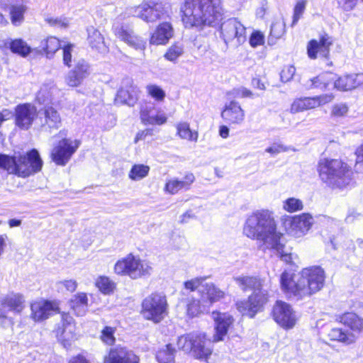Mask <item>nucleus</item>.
Segmentation results:
<instances>
[{
    "instance_id": "473e14b6",
    "label": "nucleus",
    "mask_w": 363,
    "mask_h": 363,
    "mask_svg": "<svg viewBox=\"0 0 363 363\" xmlns=\"http://www.w3.org/2000/svg\"><path fill=\"white\" fill-rule=\"evenodd\" d=\"M70 307L78 316H83L88 310V297L86 294L79 292L71 298Z\"/></svg>"
},
{
    "instance_id": "052dcab7",
    "label": "nucleus",
    "mask_w": 363,
    "mask_h": 363,
    "mask_svg": "<svg viewBox=\"0 0 363 363\" xmlns=\"http://www.w3.org/2000/svg\"><path fill=\"white\" fill-rule=\"evenodd\" d=\"M296 72V68L292 65L285 66L281 72L280 77L281 80L283 82H289L293 77L294 76Z\"/></svg>"
},
{
    "instance_id": "ea45409f",
    "label": "nucleus",
    "mask_w": 363,
    "mask_h": 363,
    "mask_svg": "<svg viewBox=\"0 0 363 363\" xmlns=\"http://www.w3.org/2000/svg\"><path fill=\"white\" fill-rule=\"evenodd\" d=\"M63 45L55 37L50 36L41 42V47L48 57H52Z\"/></svg>"
},
{
    "instance_id": "dca6fc26",
    "label": "nucleus",
    "mask_w": 363,
    "mask_h": 363,
    "mask_svg": "<svg viewBox=\"0 0 363 363\" xmlns=\"http://www.w3.org/2000/svg\"><path fill=\"white\" fill-rule=\"evenodd\" d=\"M334 96L333 94H322L313 97H301L294 101L291 106V111L298 113L313 109L331 102Z\"/></svg>"
},
{
    "instance_id": "13d9d810",
    "label": "nucleus",
    "mask_w": 363,
    "mask_h": 363,
    "mask_svg": "<svg viewBox=\"0 0 363 363\" xmlns=\"http://www.w3.org/2000/svg\"><path fill=\"white\" fill-rule=\"evenodd\" d=\"M74 48V45L71 43L68 44H64L62 46V50H63V62L65 65L67 67L71 66V62H72V52L73 51V49Z\"/></svg>"
},
{
    "instance_id": "412c9836",
    "label": "nucleus",
    "mask_w": 363,
    "mask_h": 363,
    "mask_svg": "<svg viewBox=\"0 0 363 363\" xmlns=\"http://www.w3.org/2000/svg\"><path fill=\"white\" fill-rule=\"evenodd\" d=\"M138 89L127 79L123 86L118 91L115 102L119 104L133 106L138 100Z\"/></svg>"
},
{
    "instance_id": "423d86ee",
    "label": "nucleus",
    "mask_w": 363,
    "mask_h": 363,
    "mask_svg": "<svg viewBox=\"0 0 363 363\" xmlns=\"http://www.w3.org/2000/svg\"><path fill=\"white\" fill-rule=\"evenodd\" d=\"M43 160L35 149L27 153L15 152L13 155L0 154V168L18 177L26 178L42 169Z\"/></svg>"
},
{
    "instance_id": "6e6552de",
    "label": "nucleus",
    "mask_w": 363,
    "mask_h": 363,
    "mask_svg": "<svg viewBox=\"0 0 363 363\" xmlns=\"http://www.w3.org/2000/svg\"><path fill=\"white\" fill-rule=\"evenodd\" d=\"M113 269L116 274L128 276L133 279L150 276L152 272V267L148 261L132 253L118 260Z\"/></svg>"
},
{
    "instance_id": "e2e57ef3",
    "label": "nucleus",
    "mask_w": 363,
    "mask_h": 363,
    "mask_svg": "<svg viewBox=\"0 0 363 363\" xmlns=\"http://www.w3.org/2000/svg\"><path fill=\"white\" fill-rule=\"evenodd\" d=\"M356 155L355 168L357 171L363 173V144L356 150Z\"/></svg>"
},
{
    "instance_id": "a211bd4d",
    "label": "nucleus",
    "mask_w": 363,
    "mask_h": 363,
    "mask_svg": "<svg viewBox=\"0 0 363 363\" xmlns=\"http://www.w3.org/2000/svg\"><path fill=\"white\" fill-rule=\"evenodd\" d=\"M37 116V109L34 106L29 104L18 105L15 111L16 125L21 129L28 130Z\"/></svg>"
},
{
    "instance_id": "b1692460",
    "label": "nucleus",
    "mask_w": 363,
    "mask_h": 363,
    "mask_svg": "<svg viewBox=\"0 0 363 363\" xmlns=\"http://www.w3.org/2000/svg\"><path fill=\"white\" fill-rule=\"evenodd\" d=\"M113 30L115 35L128 45L136 49H145V43L141 39L135 36L131 30L118 24H114Z\"/></svg>"
},
{
    "instance_id": "f3484780",
    "label": "nucleus",
    "mask_w": 363,
    "mask_h": 363,
    "mask_svg": "<svg viewBox=\"0 0 363 363\" xmlns=\"http://www.w3.org/2000/svg\"><path fill=\"white\" fill-rule=\"evenodd\" d=\"M62 326L56 329V336L65 347H68L77 339L76 327L73 318L69 314H62Z\"/></svg>"
},
{
    "instance_id": "680f3d73",
    "label": "nucleus",
    "mask_w": 363,
    "mask_h": 363,
    "mask_svg": "<svg viewBox=\"0 0 363 363\" xmlns=\"http://www.w3.org/2000/svg\"><path fill=\"white\" fill-rule=\"evenodd\" d=\"M264 43V35L259 31L254 32L250 38V44L252 47L255 48Z\"/></svg>"
},
{
    "instance_id": "7ed1b4c3",
    "label": "nucleus",
    "mask_w": 363,
    "mask_h": 363,
    "mask_svg": "<svg viewBox=\"0 0 363 363\" xmlns=\"http://www.w3.org/2000/svg\"><path fill=\"white\" fill-rule=\"evenodd\" d=\"M243 234L250 239L262 242L263 250L267 247H280L277 242L281 233L277 231L273 213L269 210H258L247 216L242 228Z\"/></svg>"
},
{
    "instance_id": "5701e85b",
    "label": "nucleus",
    "mask_w": 363,
    "mask_h": 363,
    "mask_svg": "<svg viewBox=\"0 0 363 363\" xmlns=\"http://www.w3.org/2000/svg\"><path fill=\"white\" fill-rule=\"evenodd\" d=\"M140 118L145 125L164 124L167 121L165 113L160 109L156 110L154 106H145L140 110Z\"/></svg>"
},
{
    "instance_id": "f8f14e48",
    "label": "nucleus",
    "mask_w": 363,
    "mask_h": 363,
    "mask_svg": "<svg viewBox=\"0 0 363 363\" xmlns=\"http://www.w3.org/2000/svg\"><path fill=\"white\" fill-rule=\"evenodd\" d=\"M30 308V318L34 322H43L60 313L59 303L57 301L40 298L31 302Z\"/></svg>"
},
{
    "instance_id": "a18cd8bd",
    "label": "nucleus",
    "mask_w": 363,
    "mask_h": 363,
    "mask_svg": "<svg viewBox=\"0 0 363 363\" xmlns=\"http://www.w3.org/2000/svg\"><path fill=\"white\" fill-rule=\"evenodd\" d=\"M277 242H279L280 244V247H276L274 246V247H267L265 250H269L272 252L274 253L277 256L280 257L281 259L284 261L286 263H291V254L286 252L284 251V240L282 238V235H281V237H278V239L277 240Z\"/></svg>"
},
{
    "instance_id": "f704fd0d",
    "label": "nucleus",
    "mask_w": 363,
    "mask_h": 363,
    "mask_svg": "<svg viewBox=\"0 0 363 363\" xmlns=\"http://www.w3.org/2000/svg\"><path fill=\"white\" fill-rule=\"evenodd\" d=\"M28 8L26 4H11L9 7V15L11 23L15 26H21L24 21V14Z\"/></svg>"
},
{
    "instance_id": "774afa93",
    "label": "nucleus",
    "mask_w": 363,
    "mask_h": 363,
    "mask_svg": "<svg viewBox=\"0 0 363 363\" xmlns=\"http://www.w3.org/2000/svg\"><path fill=\"white\" fill-rule=\"evenodd\" d=\"M61 284L69 291H75L77 286V283L74 279L65 280Z\"/></svg>"
},
{
    "instance_id": "9d476101",
    "label": "nucleus",
    "mask_w": 363,
    "mask_h": 363,
    "mask_svg": "<svg viewBox=\"0 0 363 363\" xmlns=\"http://www.w3.org/2000/svg\"><path fill=\"white\" fill-rule=\"evenodd\" d=\"M245 27L235 18H229L220 25V36L226 45L239 46L245 41Z\"/></svg>"
},
{
    "instance_id": "3c124183",
    "label": "nucleus",
    "mask_w": 363,
    "mask_h": 363,
    "mask_svg": "<svg viewBox=\"0 0 363 363\" xmlns=\"http://www.w3.org/2000/svg\"><path fill=\"white\" fill-rule=\"evenodd\" d=\"M349 111L348 106L345 103L335 104L331 107L330 116L335 118L345 117Z\"/></svg>"
},
{
    "instance_id": "39448f33",
    "label": "nucleus",
    "mask_w": 363,
    "mask_h": 363,
    "mask_svg": "<svg viewBox=\"0 0 363 363\" xmlns=\"http://www.w3.org/2000/svg\"><path fill=\"white\" fill-rule=\"evenodd\" d=\"M236 284L243 291L252 290L253 292L247 301H238V310L242 314L253 318L255 314L262 310L267 302L268 293L263 289L264 280L249 276H239L234 277Z\"/></svg>"
},
{
    "instance_id": "a19ab883",
    "label": "nucleus",
    "mask_w": 363,
    "mask_h": 363,
    "mask_svg": "<svg viewBox=\"0 0 363 363\" xmlns=\"http://www.w3.org/2000/svg\"><path fill=\"white\" fill-rule=\"evenodd\" d=\"M150 172V167L139 164H134L128 173V177L133 181H139L146 177Z\"/></svg>"
},
{
    "instance_id": "338daca9",
    "label": "nucleus",
    "mask_w": 363,
    "mask_h": 363,
    "mask_svg": "<svg viewBox=\"0 0 363 363\" xmlns=\"http://www.w3.org/2000/svg\"><path fill=\"white\" fill-rule=\"evenodd\" d=\"M360 214L356 212L354 210H350L345 219L347 223H352L359 218Z\"/></svg>"
},
{
    "instance_id": "bf43d9fd",
    "label": "nucleus",
    "mask_w": 363,
    "mask_h": 363,
    "mask_svg": "<svg viewBox=\"0 0 363 363\" xmlns=\"http://www.w3.org/2000/svg\"><path fill=\"white\" fill-rule=\"evenodd\" d=\"M65 80L67 85L74 87L79 86L84 79L73 69L68 73Z\"/></svg>"
},
{
    "instance_id": "09e8293b",
    "label": "nucleus",
    "mask_w": 363,
    "mask_h": 363,
    "mask_svg": "<svg viewBox=\"0 0 363 363\" xmlns=\"http://www.w3.org/2000/svg\"><path fill=\"white\" fill-rule=\"evenodd\" d=\"M208 307L206 303H204L200 300H193L187 305V314L191 317H194L202 313L206 308Z\"/></svg>"
},
{
    "instance_id": "7c9ffc66",
    "label": "nucleus",
    "mask_w": 363,
    "mask_h": 363,
    "mask_svg": "<svg viewBox=\"0 0 363 363\" xmlns=\"http://www.w3.org/2000/svg\"><path fill=\"white\" fill-rule=\"evenodd\" d=\"M339 321L347 326L355 336L363 332V318L354 313H345L338 318Z\"/></svg>"
},
{
    "instance_id": "4c0bfd02",
    "label": "nucleus",
    "mask_w": 363,
    "mask_h": 363,
    "mask_svg": "<svg viewBox=\"0 0 363 363\" xmlns=\"http://www.w3.org/2000/svg\"><path fill=\"white\" fill-rule=\"evenodd\" d=\"M176 352L174 347L171 344H167L157 352V359L159 363H175Z\"/></svg>"
},
{
    "instance_id": "603ef678",
    "label": "nucleus",
    "mask_w": 363,
    "mask_h": 363,
    "mask_svg": "<svg viewBox=\"0 0 363 363\" xmlns=\"http://www.w3.org/2000/svg\"><path fill=\"white\" fill-rule=\"evenodd\" d=\"M206 279L205 277H195L188 280L184 283V286L186 290L194 291L196 289H202L203 283Z\"/></svg>"
},
{
    "instance_id": "c9c22d12",
    "label": "nucleus",
    "mask_w": 363,
    "mask_h": 363,
    "mask_svg": "<svg viewBox=\"0 0 363 363\" xmlns=\"http://www.w3.org/2000/svg\"><path fill=\"white\" fill-rule=\"evenodd\" d=\"M328 337L331 340L338 341L346 345L354 342L357 339V336L354 334L338 328L331 329L328 333Z\"/></svg>"
},
{
    "instance_id": "ddd939ff",
    "label": "nucleus",
    "mask_w": 363,
    "mask_h": 363,
    "mask_svg": "<svg viewBox=\"0 0 363 363\" xmlns=\"http://www.w3.org/2000/svg\"><path fill=\"white\" fill-rule=\"evenodd\" d=\"M79 146L77 140L65 138L59 141L51 152V157L57 165L64 166L70 160L72 155Z\"/></svg>"
},
{
    "instance_id": "5fc2aeb1",
    "label": "nucleus",
    "mask_w": 363,
    "mask_h": 363,
    "mask_svg": "<svg viewBox=\"0 0 363 363\" xmlns=\"http://www.w3.org/2000/svg\"><path fill=\"white\" fill-rule=\"evenodd\" d=\"M45 21L50 26L58 28H66L69 24V21L64 17H48Z\"/></svg>"
},
{
    "instance_id": "72a5a7b5",
    "label": "nucleus",
    "mask_w": 363,
    "mask_h": 363,
    "mask_svg": "<svg viewBox=\"0 0 363 363\" xmlns=\"http://www.w3.org/2000/svg\"><path fill=\"white\" fill-rule=\"evenodd\" d=\"M177 135L182 140L190 142H197L199 133L196 130H192L190 128L189 123L182 121L176 125Z\"/></svg>"
},
{
    "instance_id": "20e7f679",
    "label": "nucleus",
    "mask_w": 363,
    "mask_h": 363,
    "mask_svg": "<svg viewBox=\"0 0 363 363\" xmlns=\"http://www.w3.org/2000/svg\"><path fill=\"white\" fill-rule=\"evenodd\" d=\"M182 13L186 28L216 26L222 20L223 9L220 0H185Z\"/></svg>"
},
{
    "instance_id": "864d4df0",
    "label": "nucleus",
    "mask_w": 363,
    "mask_h": 363,
    "mask_svg": "<svg viewBox=\"0 0 363 363\" xmlns=\"http://www.w3.org/2000/svg\"><path fill=\"white\" fill-rule=\"evenodd\" d=\"M115 328L109 326H106L101 331V340L106 345H112L116 340L114 337Z\"/></svg>"
},
{
    "instance_id": "6e6d98bb",
    "label": "nucleus",
    "mask_w": 363,
    "mask_h": 363,
    "mask_svg": "<svg viewBox=\"0 0 363 363\" xmlns=\"http://www.w3.org/2000/svg\"><path fill=\"white\" fill-rule=\"evenodd\" d=\"M306 5V0H298L294 9V15L291 26H295L303 15Z\"/></svg>"
},
{
    "instance_id": "1a4fd4ad",
    "label": "nucleus",
    "mask_w": 363,
    "mask_h": 363,
    "mask_svg": "<svg viewBox=\"0 0 363 363\" xmlns=\"http://www.w3.org/2000/svg\"><path fill=\"white\" fill-rule=\"evenodd\" d=\"M143 316L155 323H160L167 314L168 304L166 296L154 293L147 296L142 303Z\"/></svg>"
},
{
    "instance_id": "c03bdc74",
    "label": "nucleus",
    "mask_w": 363,
    "mask_h": 363,
    "mask_svg": "<svg viewBox=\"0 0 363 363\" xmlns=\"http://www.w3.org/2000/svg\"><path fill=\"white\" fill-rule=\"evenodd\" d=\"M282 207L289 213H294L303 209V203L299 199L291 197L283 201Z\"/></svg>"
},
{
    "instance_id": "49530a36",
    "label": "nucleus",
    "mask_w": 363,
    "mask_h": 363,
    "mask_svg": "<svg viewBox=\"0 0 363 363\" xmlns=\"http://www.w3.org/2000/svg\"><path fill=\"white\" fill-rule=\"evenodd\" d=\"M183 53V45L180 43H174L167 49L164 57L168 61L174 62Z\"/></svg>"
},
{
    "instance_id": "f257e3e1",
    "label": "nucleus",
    "mask_w": 363,
    "mask_h": 363,
    "mask_svg": "<svg viewBox=\"0 0 363 363\" xmlns=\"http://www.w3.org/2000/svg\"><path fill=\"white\" fill-rule=\"evenodd\" d=\"M212 318L215 322V333L212 340L208 339L205 333L194 331L178 337V348L191 353L196 359L207 360L213 352L212 343L223 340L233 322V317L227 313L213 311Z\"/></svg>"
},
{
    "instance_id": "58836bf2",
    "label": "nucleus",
    "mask_w": 363,
    "mask_h": 363,
    "mask_svg": "<svg viewBox=\"0 0 363 363\" xmlns=\"http://www.w3.org/2000/svg\"><path fill=\"white\" fill-rule=\"evenodd\" d=\"M285 33V22L282 18L275 20L271 26L268 43L270 45L275 43L276 40L280 38Z\"/></svg>"
},
{
    "instance_id": "0e129e2a",
    "label": "nucleus",
    "mask_w": 363,
    "mask_h": 363,
    "mask_svg": "<svg viewBox=\"0 0 363 363\" xmlns=\"http://www.w3.org/2000/svg\"><path fill=\"white\" fill-rule=\"evenodd\" d=\"M338 5L344 10H352L356 5V0H336Z\"/></svg>"
},
{
    "instance_id": "6ab92c4d",
    "label": "nucleus",
    "mask_w": 363,
    "mask_h": 363,
    "mask_svg": "<svg viewBox=\"0 0 363 363\" xmlns=\"http://www.w3.org/2000/svg\"><path fill=\"white\" fill-rule=\"evenodd\" d=\"M332 45L333 40L328 35L322 36L319 41L316 40H310L307 45V53L309 58L316 59L318 54L324 58H328Z\"/></svg>"
},
{
    "instance_id": "e433bc0d",
    "label": "nucleus",
    "mask_w": 363,
    "mask_h": 363,
    "mask_svg": "<svg viewBox=\"0 0 363 363\" xmlns=\"http://www.w3.org/2000/svg\"><path fill=\"white\" fill-rule=\"evenodd\" d=\"M333 74L330 72L322 73L314 77L311 79L306 86L310 89H325L328 85L333 81Z\"/></svg>"
},
{
    "instance_id": "8fccbe9b",
    "label": "nucleus",
    "mask_w": 363,
    "mask_h": 363,
    "mask_svg": "<svg viewBox=\"0 0 363 363\" xmlns=\"http://www.w3.org/2000/svg\"><path fill=\"white\" fill-rule=\"evenodd\" d=\"M147 94L158 102L164 101L166 94L165 91L156 84H148L146 86Z\"/></svg>"
},
{
    "instance_id": "4d7b16f0",
    "label": "nucleus",
    "mask_w": 363,
    "mask_h": 363,
    "mask_svg": "<svg viewBox=\"0 0 363 363\" xmlns=\"http://www.w3.org/2000/svg\"><path fill=\"white\" fill-rule=\"evenodd\" d=\"M76 72L83 79L86 78L89 74V66L84 60H80L77 62L74 69Z\"/></svg>"
},
{
    "instance_id": "4468645a",
    "label": "nucleus",
    "mask_w": 363,
    "mask_h": 363,
    "mask_svg": "<svg viewBox=\"0 0 363 363\" xmlns=\"http://www.w3.org/2000/svg\"><path fill=\"white\" fill-rule=\"evenodd\" d=\"M313 223V216L310 213H304L286 220L284 226L289 235L295 238H300L307 233Z\"/></svg>"
},
{
    "instance_id": "aec40b11",
    "label": "nucleus",
    "mask_w": 363,
    "mask_h": 363,
    "mask_svg": "<svg viewBox=\"0 0 363 363\" xmlns=\"http://www.w3.org/2000/svg\"><path fill=\"white\" fill-rule=\"evenodd\" d=\"M138 357L125 347L116 346L104 357V363H138Z\"/></svg>"
},
{
    "instance_id": "4be33fe9",
    "label": "nucleus",
    "mask_w": 363,
    "mask_h": 363,
    "mask_svg": "<svg viewBox=\"0 0 363 363\" xmlns=\"http://www.w3.org/2000/svg\"><path fill=\"white\" fill-rule=\"evenodd\" d=\"M221 117L230 124H241L245 119V111L238 102L232 101L225 104Z\"/></svg>"
},
{
    "instance_id": "c756f323",
    "label": "nucleus",
    "mask_w": 363,
    "mask_h": 363,
    "mask_svg": "<svg viewBox=\"0 0 363 363\" xmlns=\"http://www.w3.org/2000/svg\"><path fill=\"white\" fill-rule=\"evenodd\" d=\"M41 115L43 116V118L40 117L42 126L45 129H58L60 127L61 118L57 111L54 108L45 107Z\"/></svg>"
},
{
    "instance_id": "9b49d317",
    "label": "nucleus",
    "mask_w": 363,
    "mask_h": 363,
    "mask_svg": "<svg viewBox=\"0 0 363 363\" xmlns=\"http://www.w3.org/2000/svg\"><path fill=\"white\" fill-rule=\"evenodd\" d=\"M272 316L275 322L285 330L292 329L298 320L291 306L282 301H277L273 306Z\"/></svg>"
},
{
    "instance_id": "a878e982",
    "label": "nucleus",
    "mask_w": 363,
    "mask_h": 363,
    "mask_svg": "<svg viewBox=\"0 0 363 363\" xmlns=\"http://www.w3.org/2000/svg\"><path fill=\"white\" fill-rule=\"evenodd\" d=\"M173 28L169 23H160L152 33L150 43L156 45H165L173 37Z\"/></svg>"
},
{
    "instance_id": "de8ad7c7",
    "label": "nucleus",
    "mask_w": 363,
    "mask_h": 363,
    "mask_svg": "<svg viewBox=\"0 0 363 363\" xmlns=\"http://www.w3.org/2000/svg\"><path fill=\"white\" fill-rule=\"evenodd\" d=\"M56 91L57 88L52 82L45 84L40 87L37 97L40 102H45L50 99Z\"/></svg>"
},
{
    "instance_id": "37998d69",
    "label": "nucleus",
    "mask_w": 363,
    "mask_h": 363,
    "mask_svg": "<svg viewBox=\"0 0 363 363\" xmlns=\"http://www.w3.org/2000/svg\"><path fill=\"white\" fill-rule=\"evenodd\" d=\"M96 286L104 294H110L115 289L114 282L105 276H101L96 279Z\"/></svg>"
},
{
    "instance_id": "2f4dec72",
    "label": "nucleus",
    "mask_w": 363,
    "mask_h": 363,
    "mask_svg": "<svg viewBox=\"0 0 363 363\" xmlns=\"http://www.w3.org/2000/svg\"><path fill=\"white\" fill-rule=\"evenodd\" d=\"M3 308H8L9 311L21 313L25 306V299L20 294H9L5 296L1 301Z\"/></svg>"
},
{
    "instance_id": "393cba45",
    "label": "nucleus",
    "mask_w": 363,
    "mask_h": 363,
    "mask_svg": "<svg viewBox=\"0 0 363 363\" xmlns=\"http://www.w3.org/2000/svg\"><path fill=\"white\" fill-rule=\"evenodd\" d=\"M194 181L195 177L194 174L188 172L182 180H179L177 178L167 180L164 185V191L169 194H175L182 189L189 190Z\"/></svg>"
},
{
    "instance_id": "79ce46f5",
    "label": "nucleus",
    "mask_w": 363,
    "mask_h": 363,
    "mask_svg": "<svg viewBox=\"0 0 363 363\" xmlns=\"http://www.w3.org/2000/svg\"><path fill=\"white\" fill-rule=\"evenodd\" d=\"M11 51L25 57L31 52V48L22 39H14L11 43Z\"/></svg>"
},
{
    "instance_id": "cd10ccee",
    "label": "nucleus",
    "mask_w": 363,
    "mask_h": 363,
    "mask_svg": "<svg viewBox=\"0 0 363 363\" xmlns=\"http://www.w3.org/2000/svg\"><path fill=\"white\" fill-rule=\"evenodd\" d=\"M363 84V73L345 74L340 77L334 82V86L339 90H352Z\"/></svg>"
},
{
    "instance_id": "bb28decb",
    "label": "nucleus",
    "mask_w": 363,
    "mask_h": 363,
    "mask_svg": "<svg viewBox=\"0 0 363 363\" xmlns=\"http://www.w3.org/2000/svg\"><path fill=\"white\" fill-rule=\"evenodd\" d=\"M199 292L201 294L203 304L206 303L208 307L225 296L224 291L216 287L213 283L204 284L202 289L199 290Z\"/></svg>"
},
{
    "instance_id": "0eeeda50",
    "label": "nucleus",
    "mask_w": 363,
    "mask_h": 363,
    "mask_svg": "<svg viewBox=\"0 0 363 363\" xmlns=\"http://www.w3.org/2000/svg\"><path fill=\"white\" fill-rule=\"evenodd\" d=\"M318 172L321 181L332 189H342L347 186L353 174L351 167L337 159L320 160Z\"/></svg>"
},
{
    "instance_id": "f03ea898",
    "label": "nucleus",
    "mask_w": 363,
    "mask_h": 363,
    "mask_svg": "<svg viewBox=\"0 0 363 363\" xmlns=\"http://www.w3.org/2000/svg\"><path fill=\"white\" fill-rule=\"evenodd\" d=\"M325 274L320 267L312 266L294 274L284 271L280 276L282 291L290 298L300 301L310 298L324 286Z\"/></svg>"
},
{
    "instance_id": "69168bd1",
    "label": "nucleus",
    "mask_w": 363,
    "mask_h": 363,
    "mask_svg": "<svg viewBox=\"0 0 363 363\" xmlns=\"http://www.w3.org/2000/svg\"><path fill=\"white\" fill-rule=\"evenodd\" d=\"M11 43H13V40L11 38H8L0 39V50L4 52L8 49L11 50Z\"/></svg>"
},
{
    "instance_id": "c85d7f7f",
    "label": "nucleus",
    "mask_w": 363,
    "mask_h": 363,
    "mask_svg": "<svg viewBox=\"0 0 363 363\" xmlns=\"http://www.w3.org/2000/svg\"><path fill=\"white\" fill-rule=\"evenodd\" d=\"M87 43L91 48L100 53L107 52L108 48L106 45L103 35L99 30L93 26L86 28Z\"/></svg>"
},
{
    "instance_id": "2eb2a0df",
    "label": "nucleus",
    "mask_w": 363,
    "mask_h": 363,
    "mask_svg": "<svg viewBox=\"0 0 363 363\" xmlns=\"http://www.w3.org/2000/svg\"><path fill=\"white\" fill-rule=\"evenodd\" d=\"M165 4L161 2L147 4L144 3L135 9L134 15L146 22H155L164 18L167 14Z\"/></svg>"
}]
</instances>
